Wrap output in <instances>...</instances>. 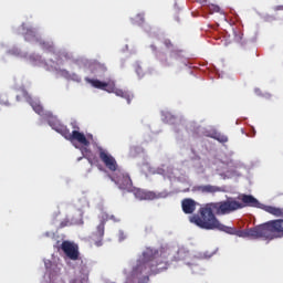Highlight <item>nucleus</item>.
Masks as SVG:
<instances>
[{
    "mask_svg": "<svg viewBox=\"0 0 283 283\" xmlns=\"http://www.w3.org/2000/svg\"><path fill=\"white\" fill-rule=\"evenodd\" d=\"M244 206L233 198H228L224 201L210 202L199 208L198 213L192 214L189 220L191 224H196L199 229L206 231H223L229 235H238V238H252L258 240H277L283 238V219L270 220L265 223L255 226L249 230H237L235 228L227 227L218 220L216 216H227L243 209Z\"/></svg>",
    "mask_w": 283,
    "mask_h": 283,
    "instance_id": "obj_1",
    "label": "nucleus"
},
{
    "mask_svg": "<svg viewBox=\"0 0 283 283\" xmlns=\"http://www.w3.org/2000/svg\"><path fill=\"white\" fill-rule=\"evenodd\" d=\"M169 269L167 258L157 249L147 248L134 269L135 275H158Z\"/></svg>",
    "mask_w": 283,
    "mask_h": 283,
    "instance_id": "obj_2",
    "label": "nucleus"
},
{
    "mask_svg": "<svg viewBox=\"0 0 283 283\" xmlns=\"http://www.w3.org/2000/svg\"><path fill=\"white\" fill-rule=\"evenodd\" d=\"M49 125L50 127H52V129L57 132V134H61V136H63L66 140H76L77 143H80V145H83V147H90V140H87L85 134L78 132L80 128L76 122L71 123V127L74 128L72 133L70 132V128H67V126L61 124V122L54 116H51L49 118Z\"/></svg>",
    "mask_w": 283,
    "mask_h": 283,
    "instance_id": "obj_3",
    "label": "nucleus"
},
{
    "mask_svg": "<svg viewBox=\"0 0 283 283\" xmlns=\"http://www.w3.org/2000/svg\"><path fill=\"white\" fill-rule=\"evenodd\" d=\"M85 81L86 83H90L92 87H95V90H103L104 92H108V94H115L120 98H125L128 105L132 103V98H134V95L128 91L116 88V82H114V80H109L108 82H101V80H92L86 77Z\"/></svg>",
    "mask_w": 283,
    "mask_h": 283,
    "instance_id": "obj_4",
    "label": "nucleus"
},
{
    "mask_svg": "<svg viewBox=\"0 0 283 283\" xmlns=\"http://www.w3.org/2000/svg\"><path fill=\"white\" fill-rule=\"evenodd\" d=\"M113 220V222H118V219L114 214L102 213L101 222L96 227V231L92 234V240L95 242V247H103V238H105V224Z\"/></svg>",
    "mask_w": 283,
    "mask_h": 283,
    "instance_id": "obj_5",
    "label": "nucleus"
},
{
    "mask_svg": "<svg viewBox=\"0 0 283 283\" xmlns=\"http://www.w3.org/2000/svg\"><path fill=\"white\" fill-rule=\"evenodd\" d=\"M61 249L63 253L69 258V260H72L73 262H76V260H80L81 252H78V245L74 244L70 241H63L61 244Z\"/></svg>",
    "mask_w": 283,
    "mask_h": 283,
    "instance_id": "obj_6",
    "label": "nucleus"
},
{
    "mask_svg": "<svg viewBox=\"0 0 283 283\" xmlns=\"http://www.w3.org/2000/svg\"><path fill=\"white\" fill-rule=\"evenodd\" d=\"M113 180L119 189L132 191V187L134 184L132 182V177H129L128 174L118 171Z\"/></svg>",
    "mask_w": 283,
    "mask_h": 283,
    "instance_id": "obj_7",
    "label": "nucleus"
},
{
    "mask_svg": "<svg viewBox=\"0 0 283 283\" xmlns=\"http://www.w3.org/2000/svg\"><path fill=\"white\" fill-rule=\"evenodd\" d=\"M134 196L137 200H159V198H167L164 192H155L143 189H135Z\"/></svg>",
    "mask_w": 283,
    "mask_h": 283,
    "instance_id": "obj_8",
    "label": "nucleus"
},
{
    "mask_svg": "<svg viewBox=\"0 0 283 283\" xmlns=\"http://www.w3.org/2000/svg\"><path fill=\"white\" fill-rule=\"evenodd\" d=\"M99 151V160L104 163L105 167L109 169V171H116L118 169V164L116 163V159L107 153L103 147H98Z\"/></svg>",
    "mask_w": 283,
    "mask_h": 283,
    "instance_id": "obj_9",
    "label": "nucleus"
},
{
    "mask_svg": "<svg viewBox=\"0 0 283 283\" xmlns=\"http://www.w3.org/2000/svg\"><path fill=\"white\" fill-rule=\"evenodd\" d=\"M21 96H23V98H25V101H28L29 105H31V107H32L33 112H35V114H39V116H43V114H45V111L43 109L41 102H36V101L32 99L30 94H28V91H22V95H17V101H21Z\"/></svg>",
    "mask_w": 283,
    "mask_h": 283,
    "instance_id": "obj_10",
    "label": "nucleus"
},
{
    "mask_svg": "<svg viewBox=\"0 0 283 283\" xmlns=\"http://www.w3.org/2000/svg\"><path fill=\"white\" fill-rule=\"evenodd\" d=\"M195 191H199V193H220L224 191V189L218 186L202 185V186H196Z\"/></svg>",
    "mask_w": 283,
    "mask_h": 283,
    "instance_id": "obj_11",
    "label": "nucleus"
},
{
    "mask_svg": "<svg viewBox=\"0 0 283 283\" xmlns=\"http://www.w3.org/2000/svg\"><path fill=\"white\" fill-rule=\"evenodd\" d=\"M196 200L193 199H184L181 201V209L184 213L191 214L193 211H196Z\"/></svg>",
    "mask_w": 283,
    "mask_h": 283,
    "instance_id": "obj_12",
    "label": "nucleus"
},
{
    "mask_svg": "<svg viewBox=\"0 0 283 283\" xmlns=\"http://www.w3.org/2000/svg\"><path fill=\"white\" fill-rule=\"evenodd\" d=\"M241 201L243 202L241 203L243 207H260V201L251 195H242Z\"/></svg>",
    "mask_w": 283,
    "mask_h": 283,
    "instance_id": "obj_13",
    "label": "nucleus"
},
{
    "mask_svg": "<svg viewBox=\"0 0 283 283\" xmlns=\"http://www.w3.org/2000/svg\"><path fill=\"white\" fill-rule=\"evenodd\" d=\"M263 211H266V213H270L271 216H274L275 218H283V208H277L273 206H264Z\"/></svg>",
    "mask_w": 283,
    "mask_h": 283,
    "instance_id": "obj_14",
    "label": "nucleus"
},
{
    "mask_svg": "<svg viewBox=\"0 0 283 283\" xmlns=\"http://www.w3.org/2000/svg\"><path fill=\"white\" fill-rule=\"evenodd\" d=\"M208 138H213V140H218V143H229V137L222 133H218V130H213L208 135Z\"/></svg>",
    "mask_w": 283,
    "mask_h": 283,
    "instance_id": "obj_15",
    "label": "nucleus"
},
{
    "mask_svg": "<svg viewBox=\"0 0 283 283\" xmlns=\"http://www.w3.org/2000/svg\"><path fill=\"white\" fill-rule=\"evenodd\" d=\"M94 71L98 76H101V74L107 72V66H105V64L96 63L94 65Z\"/></svg>",
    "mask_w": 283,
    "mask_h": 283,
    "instance_id": "obj_16",
    "label": "nucleus"
},
{
    "mask_svg": "<svg viewBox=\"0 0 283 283\" xmlns=\"http://www.w3.org/2000/svg\"><path fill=\"white\" fill-rule=\"evenodd\" d=\"M0 105H4L6 107H9L10 102L8 101V95H0Z\"/></svg>",
    "mask_w": 283,
    "mask_h": 283,
    "instance_id": "obj_17",
    "label": "nucleus"
},
{
    "mask_svg": "<svg viewBox=\"0 0 283 283\" xmlns=\"http://www.w3.org/2000/svg\"><path fill=\"white\" fill-rule=\"evenodd\" d=\"M135 72L138 76H145V71H143V66L142 65H136L135 66Z\"/></svg>",
    "mask_w": 283,
    "mask_h": 283,
    "instance_id": "obj_18",
    "label": "nucleus"
},
{
    "mask_svg": "<svg viewBox=\"0 0 283 283\" xmlns=\"http://www.w3.org/2000/svg\"><path fill=\"white\" fill-rule=\"evenodd\" d=\"M40 45L44 49V50H51L52 44H50V42H45V41H41Z\"/></svg>",
    "mask_w": 283,
    "mask_h": 283,
    "instance_id": "obj_19",
    "label": "nucleus"
},
{
    "mask_svg": "<svg viewBox=\"0 0 283 283\" xmlns=\"http://www.w3.org/2000/svg\"><path fill=\"white\" fill-rule=\"evenodd\" d=\"M136 20L139 21V23H145V14L138 13Z\"/></svg>",
    "mask_w": 283,
    "mask_h": 283,
    "instance_id": "obj_20",
    "label": "nucleus"
},
{
    "mask_svg": "<svg viewBox=\"0 0 283 283\" xmlns=\"http://www.w3.org/2000/svg\"><path fill=\"white\" fill-rule=\"evenodd\" d=\"M85 282H87V276H84L82 280L74 279V280L72 281V283H85Z\"/></svg>",
    "mask_w": 283,
    "mask_h": 283,
    "instance_id": "obj_21",
    "label": "nucleus"
},
{
    "mask_svg": "<svg viewBox=\"0 0 283 283\" xmlns=\"http://www.w3.org/2000/svg\"><path fill=\"white\" fill-rule=\"evenodd\" d=\"M69 226H70V220H67V219L60 223L61 229L69 227Z\"/></svg>",
    "mask_w": 283,
    "mask_h": 283,
    "instance_id": "obj_22",
    "label": "nucleus"
},
{
    "mask_svg": "<svg viewBox=\"0 0 283 283\" xmlns=\"http://www.w3.org/2000/svg\"><path fill=\"white\" fill-rule=\"evenodd\" d=\"M210 10H211V12H220V8L218 6H216V4H212L210 7Z\"/></svg>",
    "mask_w": 283,
    "mask_h": 283,
    "instance_id": "obj_23",
    "label": "nucleus"
},
{
    "mask_svg": "<svg viewBox=\"0 0 283 283\" xmlns=\"http://www.w3.org/2000/svg\"><path fill=\"white\" fill-rule=\"evenodd\" d=\"M164 44L166 45V48H174V44L171 43V40H165Z\"/></svg>",
    "mask_w": 283,
    "mask_h": 283,
    "instance_id": "obj_24",
    "label": "nucleus"
},
{
    "mask_svg": "<svg viewBox=\"0 0 283 283\" xmlns=\"http://www.w3.org/2000/svg\"><path fill=\"white\" fill-rule=\"evenodd\" d=\"M275 10H276V11L283 10V6H276V7H275Z\"/></svg>",
    "mask_w": 283,
    "mask_h": 283,
    "instance_id": "obj_25",
    "label": "nucleus"
},
{
    "mask_svg": "<svg viewBox=\"0 0 283 283\" xmlns=\"http://www.w3.org/2000/svg\"><path fill=\"white\" fill-rule=\"evenodd\" d=\"M164 65H169V63H167V62H164Z\"/></svg>",
    "mask_w": 283,
    "mask_h": 283,
    "instance_id": "obj_26",
    "label": "nucleus"
}]
</instances>
